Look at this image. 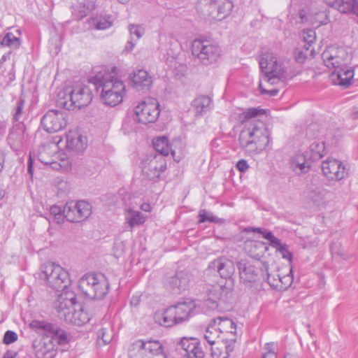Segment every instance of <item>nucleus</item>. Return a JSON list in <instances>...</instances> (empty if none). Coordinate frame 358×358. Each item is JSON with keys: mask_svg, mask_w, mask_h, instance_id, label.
I'll return each mask as SVG.
<instances>
[{"mask_svg": "<svg viewBox=\"0 0 358 358\" xmlns=\"http://www.w3.org/2000/svg\"><path fill=\"white\" fill-rule=\"evenodd\" d=\"M88 80L96 87H101L100 98L104 104L115 106L122 102L126 93L124 83L104 67H94Z\"/></svg>", "mask_w": 358, "mask_h": 358, "instance_id": "f257e3e1", "label": "nucleus"}, {"mask_svg": "<svg viewBox=\"0 0 358 358\" xmlns=\"http://www.w3.org/2000/svg\"><path fill=\"white\" fill-rule=\"evenodd\" d=\"M79 287L87 296L102 298L108 292L109 283L103 274L91 273L85 275L80 279Z\"/></svg>", "mask_w": 358, "mask_h": 358, "instance_id": "f03ea898", "label": "nucleus"}, {"mask_svg": "<svg viewBox=\"0 0 358 358\" xmlns=\"http://www.w3.org/2000/svg\"><path fill=\"white\" fill-rule=\"evenodd\" d=\"M160 113L161 106L158 100L151 96L138 102L134 108L136 122L145 125L157 122Z\"/></svg>", "mask_w": 358, "mask_h": 358, "instance_id": "7ed1b4c3", "label": "nucleus"}, {"mask_svg": "<svg viewBox=\"0 0 358 358\" xmlns=\"http://www.w3.org/2000/svg\"><path fill=\"white\" fill-rule=\"evenodd\" d=\"M41 278L57 291H62L71 285L69 272L59 265L49 263L43 266Z\"/></svg>", "mask_w": 358, "mask_h": 358, "instance_id": "20e7f679", "label": "nucleus"}, {"mask_svg": "<svg viewBox=\"0 0 358 358\" xmlns=\"http://www.w3.org/2000/svg\"><path fill=\"white\" fill-rule=\"evenodd\" d=\"M205 334L227 342L235 343L236 324L228 317H217L210 321Z\"/></svg>", "mask_w": 358, "mask_h": 358, "instance_id": "39448f33", "label": "nucleus"}, {"mask_svg": "<svg viewBox=\"0 0 358 358\" xmlns=\"http://www.w3.org/2000/svg\"><path fill=\"white\" fill-rule=\"evenodd\" d=\"M196 307L192 300H187L169 307L163 313L161 323L169 327L182 322L195 314Z\"/></svg>", "mask_w": 358, "mask_h": 358, "instance_id": "423d86ee", "label": "nucleus"}, {"mask_svg": "<svg viewBox=\"0 0 358 358\" xmlns=\"http://www.w3.org/2000/svg\"><path fill=\"white\" fill-rule=\"evenodd\" d=\"M283 257L288 260L287 264L282 266L277 271H271L267 274L268 284L271 287L278 290L286 289L293 282L292 266L291 264L292 255L288 251L285 250Z\"/></svg>", "mask_w": 358, "mask_h": 358, "instance_id": "0eeeda50", "label": "nucleus"}, {"mask_svg": "<svg viewBox=\"0 0 358 358\" xmlns=\"http://www.w3.org/2000/svg\"><path fill=\"white\" fill-rule=\"evenodd\" d=\"M93 92L90 87L84 83H78L73 86L70 91V102L62 104L66 110H74L88 106L93 99Z\"/></svg>", "mask_w": 358, "mask_h": 358, "instance_id": "6e6552de", "label": "nucleus"}, {"mask_svg": "<svg viewBox=\"0 0 358 358\" xmlns=\"http://www.w3.org/2000/svg\"><path fill=\"white\" fill-rule=\"evenodd\" d=\"M239 141L243 148H247L252 144L257 146L266 145L268 143L267 136L257 122L250 123L246 128L241 131Z\"/></svg>", "mask_w": 358, "mask_h": 358, "instance_id": "1a4fd4ad", "label": "nucleus"}, {"mask_svg": "<svg viewBox=\"0 0 358 358\" xmlns=\"http://www.w3.org/2000/svg\"><path fill=\"white\" fill-rule=\"evenodd\" d=\"M130 358H166L162 344L157 341H138L129 352Z\"/></svg>", "mask_w": 358, "mask_h": 358, "instance_id": "9d476101", "label": "nucleus"}, {"mask_svg": "<svg viewBox=\"0 0 358 358\" xmlns=\"http://www.w3.org/2000/svg\"><path fill=\"white\" fill-rule=\"evenodd\" d=\"M322 59L328 68L338 69L346 65L351 59V55L345 48L333 45L325 49Z\"/></svg>", "mask_w": 358, "mask_h": 358, "instance_id": "9b49d317", "label": "nucleus"}, {"mask_svg": "<svg viewBox=\"0 0 358 358\" xmlns=\"http://www.w3.org/2000/svg\"><path fill=\"white\" fill-rule=\"evenodd\" d=\"M68 125L67 116L65 113L59 110H48L41 119V126L43 129L50 134L59 132L66 129Z\"/></svg>", "mask_w": 358, "mask_h": 358, "instance_id": "f8f14e48", "label": "nucleus"}, {"mask_svg": "<svg viewBox=\"0 0 358 358\" xmlns=\"http://www.w3.org/2000/svg\"><path fill=\"white\" fill-rule=\"evenodd\" d=\"M65 217L71 222H82L90 217L92 213L90 204L84 201L76 203H67L64 208Z\"/></svg>", "mask_w": 358, "mask_h": 358, "instance_id": "ddd939ff", "label": "nucleus"}, {"mask_svg": "<svg viewBox=\"0 0 358 358\" xmlns=\"http://www.w3.org/2000/svg\"><path fill=\"white\" fill-rule=\"evenodd\" d=\"M192 52L194 55L202 61H216L220 55L217 47L209 43L208 41L194 40L192 45Z\"/></svg>", "mask_w": 358, "mask_h": 358, "instance_id": "4468645a", "label": "nucleus"}, {"mask_svg": "<svg viewBox=\"0 0 358 358\" xmlns=\"http://www.w3.org/2000/svg\"><path fill=\"white\" fill-rule=\"evenodd\" d=\"M204 338L211 345V355L213 358H228L229 352L234 349L235 343L215 338L208 334H205Z\"/></svg>", "mask_w": 358, "mask_h": 358, "instance_id": "2eb2a0df", "label": "nucleus"}, {"mask_svg": "<svg viewBox=\"0 0 358 358\" xmlns=\"http://www.w3.org/2000/svg\"><path fill=\"white\" fill-rule=\"evenodd\" d=\"M87 146V136L78 130H70L66 134V148L67 150L80 152Z\"/></svg>", "mask_w": 358, "mask_h": 358, "instance_id": "dca6fc26", "label": "nucleus"}, {"mask_svg": "<svg viewBox=\"0 0 358 358\" xmlns=\"http://www.w3.org/2000/svg\"><path fill=\"white\" fill-rule=\"evenodd\" d=\"M259 66L262 71L266 75H275L283 77L284 70L280 63L276 57L270 52H266L262 55L259 60Z\"/></svg>", "mask_w": 358, "mask_h": 358, "instance_id": "f3484780", "label": "nucleus"}, {"mask_svg": "<svg viewBox=\"0 0 358 358\" xmlns=\"http://www.w3.org/2000/svg\"><path fill=\"white\" fill-rule=\"evenodd\" d=\"M260 262L258 261L250 262L241 259L237 263V268L241 280L245 282H251L256 280L257 276V268Z\"/></svg>", "mask_w": 358, "mask_h": 358, "instance_id": "a211bd4d", "label": "nucleus"}, {"mask_svg": "<svg viewBox=\"0 0 358 358\" xmlns=\"http://www.w3.org/2000/svg\"><path fill=\"white\" fill-rule=\"evenodd\" d=\"M354 76V69L345 65L343 67L334 69L330 75V78L334 85L348 87L352 84Z\"/></svg>", "mask_w": 358, "mask_h": 358, "instance_id": "6ab92c4d", "label": "nucleus"}, {"mask_svg": "<svg viewBox=\"0 0 358 358\" xmlns=\"http://www.w3.org/2000/svg\"><path fill=\"white\" fill-rule=\"evenodd\" d=\"M129 80L132 87L138 91L149 90L153 83L152 76L143 69L134 71L129 76Z\"/></svg>", "mask_w": 358, "mask_h": 358, "instance_id": "aec40b11", "label": "nucleus"}, {"mask_svg": "<svg viewBox=\"0 0 358 358\" xmlns=\"http://www.w3.org/2000/svg\"><path fill=\"white\" fill-rule=\"evenodd\" d=\"M282 78L278 76V74H264V78L260 80L259 85L261 94L268 96L276 95L278 92V85Z\"/></svg>", "mask_w": 358, "mask_h": 358, "instance_id": "412c9836", "label": "nucleus"}, {"mask_svg": "<svg viewBox=\"0 0 358 358\" xmlns=\"http://www.w3.org/2000/svg\"><path fill=\"white\" fill-rule=\"evenodd\" d=\"M322 171L330 179H342L345 176V166L335 159H327L322 163Z\"/></svg>", "mask_w": 358, "mask_h": 358, "instance_id": "4be33fe9", "label": "nucleus"}, {"mask_svg": "<svg viewBox=\"0 0 358 358\" xmlns=\"http://www.w3.org/2000/svg\"><path fill=\"white\" fill-rule=\"evenodd\" d=\"M181 345L185 353L183 358H203L204 352L196 338H183Z\"/></svg>", "mask_w": 358, "mask_h": 358, "instance_id": "5701e85b", "label": "nucleus"}, {"mask_svg": "<svg viewBox=\"0 0 358 358\" xmlns=\"http://www.w3.org/2000/svg\"><path fill=\"white\" fill-rule=\"evenodd\" d=\"M58 145L53 143H48L40 148L38 158L41 162L45 164H52L57 162L59 158Z\"/></svg>", "mask_w": 358, "mask_h": 358, "instance_id": "b1692460", "label": "nucleus"}, {"mask_svg": "<svg viewBox=\"0 0 358 358\" xmlns=\"http://www.w3.org/2000/svg\"><path fill=\"white\" fill-rule=\"evenodd\" d=\"M46 338H50V343L45 347L47 350L53 349L55 344L65 345L69 343V338L65 331L52 325Z\"/></svg>", "mask_w": 358, "mask_h": 358, "instance_id": "393cba45", "label": "nucleus"}, {"mask_svg": "<svg viewBox=\"0 0 358 358\" xmlns=\"http://www.w3.org/2000/svg\"><path fill=\"white\" fill-rule=\"evenodd\" d=\"M217 271L222 278H230L234 273V262L227 258H220L217 262Z\"/></svg>", "mask_w": 358, "mask_h": 358, "instance_id": "a878e982", "label": "nucleus"}, {"mask_svg": "<svg viewBox=\"0 0 358 358\" xmlns=\"http://www.w3.org/2000/svg\"><path fill=\"white\" fill-rule=\"evenodd\" d=\"M150 171L153 172V175L159 176L166 169V163L164 157L155 156L149 163Z\"/></svg>", "mask_w": 358, "mask_h": 358, "instance_id": "bb28decb", "label": "nucleus"}, {"mask_svg": "<svg viewBox=\"0 0 358 358\" xmlns=\"http://www.w3.org/2000/svg\"><path fill=\"white\" fill-rule=\"evenodd\" d=\"M154 148L164 156L169 154L170 146L168 138L165 136L155 138L152 141Z\"/></svg>", "mask_w": 358, "mask_h": 358, "instance_id": "cd10ccee", "label": "nucleus"}, {"mask_svg": "<svg viewBox=\"0 0 358 358\" xmlns=\"http://www.w3.org/2000/svg\"><path fill=\"white\" fill-rule=\"evenodd\" d=\"M20 35L18 30H15V33L8 32L2 40V45L10 48H17L20 45Z\"/></svg>", "mask_w": 358, "mask_h": 358, "instance_id": "c85d7f7f", "label": "nucleus"}, {"mask_svg": "<svg viewBox=\"0 0 358 358\" xmlns=\"http://www.w3.org/2000/svg\"><path fill=\"white\" fill-rule=\"evenodd\" d=\"M311 157L313 159H320L325 154V146L323 142H314L310 145Z\"/></svg>", "mask_w": 358, "mask_h": 358, "instance_id": "c756f323", "label": "nucleus"}, {"mask_svg": "<svg viewBox=\"0 0 358 358\" xmlns=\"http://www.w3.org/2000/svg\"><path fill=\"white\" fill-rule=\"evenodd\" d=\"M129 213L130 215L127 220L130 227H132L136 225L143 224L145 222V217H144L141 213L129 211Z\"/></svg>", "mask_w": 358, "mask_h": 358, "instance_id": "7c9ffc66", "label": "nucleus"}, {"mask_svg": "<svg viewBox=\"0 0 358 358\" xmlns=\"http://www.w3.org/2000/svg\"><path fill=\"white\" fill-rule=\"evenodd\" d=\"M339 10L342 13L352 11L358 16V0H349L345 4L339 6Z\"/></svg>", "mask_w": 358, "mask_h": 358, "instance_id": "2f4dec72", "label": "nucleus"}, {"mask_svg": "<svg viewBox=\"0 0 358 358\" xmlns=\"http://www.w3.org/2000/svg\"><path fill=\"white\" fill-rule=\"evenodd\" d=\"M210 101V99L207 96H199L194 100L193 106L197 113H201L206 107L208 106Z\"/></svg>", "mask_w": 358, "mask_h": 358, "instance_id": "473e14b6", "label": "nucleus"}, {"mask_svg": "<svg viewBox=\"0 0 358 358\" xmlns=\"http://www.w3.org/2000/svg\"><path fill=\"white\" fill-rule=\"evenodd\" d=\"M303 40L306 43V51L309 50L310 47L315 42V32L312 29L304 30L303 31Z\"/></svg>", "mask_w": 358, "mask_h": 358, "instance_id": "72a5a7b5", "label": "nucleus"}, {"mask_svg": "<svg viewBox=\"0 0 358 358\" xmlns=\"http://www.w3.org/2000/svg\"><path fill=\"white\" fill-rule=\"evenodd\" d=\"M56 102L59 107L66 109L62 103L70 102V91L66 88L61 89L57 94Z\"/></svg>", "mask_w": 358, "mask_h": 358, "instance_id": "f704fd0d", "label": "nucleus"}, {"mask_svg": "<svg viewBox=\"0 0 358 358\" xmlns=\"http://www.w3.org/2000/svg\"><path fill=\"white\" fill-rule=\"evenodd\" d=\"M52 324L45 322L43 321L34 320L31 324L30 327L35 331L43 330L45 332V336L46 337L50 329H51Z\"/></svg>", "mask_w": 358, "mask_h": 358, "instance_id": "c9c22d12", "label": "nucleus"}, {"mask_svg": "<svg viewBox=\"0 0 358 358\" xmlns=\"http://www.w3.org/2000/svg\"><path fill=\"white\" fill-rule=\"evenodd\" d=\"M211 5L213 8H217V17L218 19L220 20L226 16L228 10L225 8V6L222 1L220 0H212Z\"/></svg>", "mask_w": 358, "mask_h": 358, "instance_id": "e433bc0d", "label": "nucleus"}, {"mask_svg": "<svg viewBox=\"0 0 358 358\" xmlns=\"http://www.w3.org/2000/svg\"><path fill=\"white\" fill-rule=\"evenodd\" d=\"M264 113H266V110L263 108H250L244 112L243 115L245 120H248Z\"/></svg>", "mask_w": 358, "mask_h": 358, "instance_id": "4c0bfd02", "label": "nucleus"}, {"mask_svg": "<svg viewBox=\"0 0 358 358\" xmlns=\"http://www.w3.org/2000/svg\"><path fill=\"white\" fill-rule=\"evenodd\" d=\"M89 320L87 315L82 310L76 311L73 313V322L78 325L85 324Z\"/></svg>", "mask_w": 358, "mask_h": 358, "instance_id": "58836bf2", "label": "nucleus"}, {"mask_svg": "<svg viewBox=\"0 0 358 358\" xmlns=\"http://www.w3.org/2000/svg\"><path fill=\"white\" fill-rule=\"evenodd\" d=\"M265 350L262 358H277L275 348L273 344L267 343L265 345Z\"/></svg>", "mask_w": 358, "mask_h": 358, "instance_id": "ea45409f", "label": "nucleus"}, {"mask_svg": "<svg viewBox=\"0 0 358 358\" xmlns=\"http://www.w3.org/2000/svg\"><path fill=\"white\" fill-rule=\"evenodd\" d=\"M199 216L200 218L199 222H204L206 221H208V222H215V218L214 217V216L213 215H211L210 213L206 212L205 210H201Z\"/></svg>", "mask_w": 358, "mask_h": 358, "instance_id": "a19ab883", "label": "nucleus"}, {"mask_svg": "<svg viewBox=\"0 0 358 358\" xmlns=\"http://www.w3.org/2000/svg\"><path fill=\"white\" fill-rule=\"evenodd\" d=\"M17 338V334L12 331H7L3 336V343L6 344H10L15 341Z\"/></svg>", "mask_w": 358, "mask_h": 358, "instance_id": "79ce46f5", "label": "nucleus"}, {"mask_svg": "<svg viewBox=\"0 0 358 358\" xmlns=\"http://www.w3.org/2000/svg\"><path fill=\"white\" fill-rule=\"evenodd\" d=\"M112 25V23L110 21L106 18H101L100 19L96 24V28L97 29H106L109 27H110Z\"/></svg>", "mask_w": 358, "mask_h": 358, "instance_id": "37998d69", "label": "nucleus"}, {"mask_svg": "<svg viewBox=\"0 0 358 358\" xmlns=\"http://www.w3.org/2000/svg\"><path fill=\"white\" fill-rule=\"evenodd\" d=\"M236 168L241 172H245L248 169V165L245 159L239 160L236 164Z\"/></svg>", "mask_w": 358, "mask_h": 358, "instance_id": "c03bdc74", "label": "nucleus"}, {"mask_svg": "<svg viewBox=\"0 0 358 358\" xmlns=\"http://www.w3.org/2000/svg\"><path fill=\"white\" fill-rule=\"evenodd\" d=\"M263 236L266 239L270 241L272 243L279 245V240L278 238H276L275 237H274L273 235L271 232H269V231L264 232Z\"/></svg>", "mask_w": 358, "mask_h": 358, "instance_id": "a18cd8bd", "label": "nucleus"}, {"mask_svg": "<svg viewBox=\"0 0 358 358\" xmlns=\"http://www.w3.org/2000/svg\"><path fill=\"white\" fill-rule=\"evenodd\" d=\"M294 54L296 59L299 62H303L307 57V55L301 50H296Z\"/></svg>", "mask_w": 358, "mask_h": 358, "instance_id": "49530a36", "label": "nucleus"}, {"mask_svg": "<svg viewBox=\"0 0 358 358\" xmlns=\"http://www.w3.org/2000/svg\"><path fill=\"white\" fill-rule=\"evenodd\" d=\"M141 210H143L145 212H149L151 210V207H150V204H148V203L142 204L141 206Z\"/></svg>", "mask_w": 358, "mask_h": 358, "instance_id": "de8ad7c7", "label": "nucleus"}, {"mask_svg": "<svg viewBox=\"0 0 358 358\" xmlns=\"http://www.w3.org/2000/svg\"><path fill=\"white\" fill-rule=\"evenodd\" d=\"M4 155L0 152V172L2 171L4 165Z\"/></svg>", "mask_w": 358, "mask_h": 358, "instance_id": "09e8293b", "label": "nucleus"}, {"mask_svg": "<svg viewBox=\"0 0 358 358\" xmlns=\"http://www.w3.org/2000/svg\"><path fill=\"white\" fill-rule=\"evenodd\" d=\"M55 219L57 220V222L58 223H60V222H63V220H64V217H63L62 215L60 213V212L58 213L57 215H55Z\"/></svg>", "mask_w": 358, "mask_h": 358, "instance_id": "8fccbe9b", "label": "nucleus"}, {"mask_svg": "<svg viewBox=\"0 0 358 358\" xmlns=\"http://www.w3.org/2000/svg\"><path fill=\"white\" fill-rule=\"evenodd\" d=\"M50 211H51V213L54 214V215L55 216V215H57V213L60 212V210L57 206H52L50 208Z\"/></svg>", "mask_w": 358, "mask_h": 358, "instance_id": "3c124183", "label": "nucleus"}, {"mask_svg": "<svg viewBox=\"0 0 358 358\" xmlns=\"http://www.w3.org/2000/svg\"><path fill=\"white\" fill-rule=\"evenodd\" d=\"M28 172L29 173L30 175H32V161H31V157H29V166H28Z\"/></svg>", "mask_w": 358, "mask_h": 358, "instance_id": "603ef678", "label": "nucleus"}, {"mask_svg": "<svg viewBox=\"0 0 358 358\" xmlns=\"http://www.w3.org/2000/svg\"><path fill=\"white\" fill-rule=\"evenodd\" d=\"M296 168H299L301 171H304L306 166L304 163L303 164H298L296 165Z\"/></svg>", "mask_w": 358, "mask_h": 358, "instance_id": "864d4df0", "label": "nucleus"}, {"mask_svg": "<svg viewBox=\"0 0 358 358\" xmlns=\"http://www.w3.org/2000/svg\"><path fill=\"white\" fill-rule=\"evenodd\" d=\"M299 16H300V18H301V20L302 21H303V20L306 18V13H305V11H304L303 10H300V12H299Z\"/></svg>", "mask_w": 358, "mask_h": 358, "instance_id": "5fc2aeb1", "label": "nucleus"}, {"mask_svg": "<svg viewBox=\"0 0 358 358\" xmlns=\"http://www.w3.org/2000/svg\"><path fill=\"white\" fill-rule=\"evenodd\" d=\"M3 358H13L12 355L10 354V353H6L4 356H3Z\"/></svg>", "mask_w": 358, "mask_h": 358, "instance_id": "6e6d98bb", "label": "nucleus"}, {"mask_svg": "<svg viewBox=\"0 0 358 358\" xmlns=\"http://www.w3.org/2000/svg\"><path fill=\"white\" fill-rule=\"evenodd\" d=\"M285 358H296V357L294 356H292V355H287V356H285Z\"/></svg>", "mask_w": 358, "mask_h": 358, "instance_id": "4d7b16f0", "label": "nucleus"}, {"mask_svg": "<svg viewBox=\"0 0 358 358\" xmlns=\"http://www.w3.org/2000/svg\"><path fill=\"white\" fill-rule=\"evenodd\" d=\"M171 153H172L173 157L175 158V152H174V151H172V152H171Z\"/></svg>", "mask_w": 358, "mask_h": 358, "instance_id": "13d9d810", "label": "nucleus"}, {"mask_svg": "<svg viewBox=\"0 0 358 358\" xmlns=\"http://www.w3.org/2000/svg\"><path fill=\"white\" fill-rule=\"evenodd\" d=\"M115 72H116V69H113L112 73H115Z\"/></svg>", "mask_w": 358, "mask_h": 358, "instance_id": "bf43d9fd", "label": "nucleus"}, {"mask_svg": "<svg viewBox=\"0 0 358 358\" xmlns=\"http://www.w3.org/2000/svg\"><path fill=\"white\" fill-rule=\"evenodd\" d=\"M211 6V8H212V10H211V12H213V9H215V8H213V6L210 4Z\"/></svg>", "mask_w": 358, "mask_h": 358, "instance_id": "052dcab7", "label": "nucleus"}, {"mask_svg": "<svg viewBox=\"0 0 358 358\" xmlns=\"http://www.w3.org/2000/svg\"><path fill=\"white\" fill-rule=\"evenodd\" d=\"M3 197L1 192H0V199Z\"/></svg>", "mask_w": 358, "mask_h": 358, "instance_id": "680f3d73", "label": "nucleus"}, {"mask_svg": "<svg viewBox=\"0 0 358 358\" xmlns=\"http://www.w3.org/2000/svg\"><path fill=\"white\" fill-rule=\"evenodd\" d=\"M357 115H358V111H357Z\"/></svg>", "mask_w": 358, "mask_h": 358, "instance_id": "e2e57ef3", "label": "nucleus"}]
</instances>
